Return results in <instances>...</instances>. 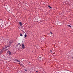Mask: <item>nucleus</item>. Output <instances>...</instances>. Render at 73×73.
Returning <instances> with one entry per match:
<instances>
[{
  "mask_svg": "<svg viewBox=\"0 0 73 73\" xmlns=\"http://www.w3.org/2000/svg\"><path fill=\"white\" fill-rule=\"evenodd\" d=\"M25 71H26V72H27V70H25Z\"/></svg>",
  "mask_w": 73,
  "mask_h": 73,
  "instance_id": "nucleus-18",
  "label": "nucleus"
},
{
  "mask_svg": "<svg viewBox=\"0 0 73 73\" xmlns=\"http://www.w3.org/2000/svg\"><path fill=\"white\" fill-rule=\"evenodd\" d=\"M50 52H51V53L52 52V50H50Z\"/></svg>",
  "mask_w": 73,
  "mask_h": 73,
  "instance_id": "nucleus-17",
  "label": "nucleus"
},
{
  "mask_svg": "<svg viewBox=\"0 0 73 73\" xmlns=\"http://www.w3.org/2000/svg\"><path fill=\"white\" fill-rule=\"evenodd\" d=\"M0 20H1V19H0Z\"/></svg>",
  "mask_w": 73,
  "mask_h": 73,
  "instance_id": "nucleus-22",
  "label": "nucleus"
},
{
  "mask_svg": "<svg viewBox=\"0 0 73 73\" xmlns=\"http://www.w3.org/2000/svg\"><path fill=\"white\" fill-rule=\"evenodd\" d=\"M25 37H27V35L25 34Z\"/></svg>",
  "mask_w": 73,
  "mask_h": 73,
  "instance_id": "nucleus-13",
  "label": "nucleus"
},
{
  "mask_svg": "<svg viewBox=\"0 0 73 73\" xmlns=\"http://www.w3.org/2000/svg\"><path fill=\"white\" fill-rule=\"evenodd\" d=\"M72 59H73V57H72Z\"/></svg>",
  "mask_w": 73,
  "mask_h": 73,
  "instance_id": "nucleus-21",
  "label": "nucleus"
},
{
  "mask_svg": "<svg viewBox=\"0 0 73 73\" xmlns=\"http://www.w3.org/2000/svg\"><path fill=\"white\" fill-rule=\"evenodd\" d=\"M67 57H68V58H69V57H70V54H68Z\"/></svg>",
  "mask_w": 73,
  "mask_h": 73,
  "instance_id": "nucleus-7",
  "label": "nucleus"
},
{
  "mask_svg": "<svg viewBox=\"0 0 73 73\" xmlns=\"http://www.w3.org/2000/svg\"><path fill=\"white\" fill-rule=\"evenodd\" d=\"M67 27H70V28H72V26L69 25H67Z\"/></svg>",
  "mask_w": 73,
  "mask_h": 73,
  "instance_id": "nucleus-9",
  "label": "nucleus"
},
{
  "mask_svg": "<svg viewBox=\"0 0 73 73\" xmlns=\"http://www.w3.org/2000/svg\"><path fill=\"white\" fill-rule=\"evenodd\" d=\"M7 53L8 54H9V56L11 55V54H12V53L11 52V51L9 50H8L7 51Z\"/></svg>",
  "mask_w": 73,
  "mask_h": 73,
  "instance_id": "nucleus-1",
  "label": "nucleus"
},
{
  "mask_svg": "<svg viewBox=\"0 0 73 73\" xmlns=\"http://www.w3.org/2000/svg\"><path fill=\"white\" fill-rule=\"evenodd\" d=\"M2 50H3V51H5L6 50H7L6 47L3 48Z\"/></svg>",
  "mask_w": 73,
  "mask_h": 73,
  "instance_id": "nucleus-4",
  "label": "nucleus"
},
{
  "mask_svg": "<svg viewBox=\"0 0 73 73\" xmlns=\"http://www.w3.org/2000/svg\"><path fill=\"white\" fill-rule=\"evenodd\" d=\"M48 7H49V8H50L51 9H52V8L50 7V6H48Z\"/></svg>",
  "mask_w": 73,
  "mask_h": 73,
  "instance_id": "nucleus-12",
  "label": "nucleus"
},
{
  "mask_svg": "<svg viewBox=\"0 0 73 73\" xmlns=\"http://www.w3.org/2000/svg\"><path fill=\"white\" fill-rule=\"evenodd\" d=\"M15 60L16 61H17V62H20V61L19 60H18L17 59H15Z\"/></svg>",
  "mask_w": 73,
  "mask_h": 73,
  "instance_id": "nucleus-6",
  "label": "nucleus"
},
{
  "mask_svg": "<svg viewBox=\"0 0 73 73\" xmlns=\"http://www.w3.org/2000/svg\"><path fill=\"white\" fill-rule=\"evenodd\" d=\"M20 36H23V34H21V33H20Z\"/></svg>",
  "mask_w": 73,
  "mask_h": 73,
  "instance_id": "nucleus-11",
  "label": "nucleus"
},
{
  "mask_svg": "<svg viewBox=\"0 0 73 73\" xmlns=\"http://www.w3.org/2000/svg\"><path fill=\"white\" fill-rule=\"evenodd\" d=\"M16 46H18V44H17V45Z\"/></svg>",
  "mask_w": 73,
  "mask_h": 73,
  "instance_id": "nucleus-19",
  "label": "nucleus"
},
{
  "mask_svg": "<svg viewBox=\"0 0 73 73\" xmlns=\"http://www.w3.org/2000/svg\"><path fill=\"white\" fill-rule=\"evenodd\" d=\"M50 33H51V34H52V32H50Z\"/></svg>",
  "mask_w": 73,
  "mask_h": 73,
  "instance_id": "nucleus-15",
  "label": "nucleus"
},
{
  "mask_svg": "<svg viewBox=\"0 0 73 73\" xmlns=\"http://www.w3.org/2000/svg\"><path fill=\"white\" fill-rule=\"evenodd\" d=\"M12 44V42H9V45H11V44Z\"/></svg>",
  "mask_w": 73,
  "mask_h": 73,
  "instance_id": "nucleus-10",
  "label": "nucleus"
},
{
  "mask_svg": "<svg viewBox=\"0 0 73 73\" xmlns=\"http://www.w3.org/2000/svg\"><path fill=\"white\" fill-rule=\"evenodd\" d=\"M22 47L23 49H24L25 48V46H24V45L23 44H22Z\"/></svg>",
  "mask_w": 73,
  "mask_h": 73,
  "instance_id": "nucleus-2",
  "label": "nucleus"
},
{
  "mask_svg": "<svg viewBox=\"0 0 73 73\" xmlns=\"http://www.w3.org/2000/svg\"><path fill=\"white\" fill-rule=\"evenodd\" d=\"M19 24H20V26H21V25H22V23H21V22H19Z\"/></svg>",
  "mask_w": 73,
  "mask_h": 73,
  "instance_id": "nucleus-8",
  "label": "nucleus"
},
{
  "mask_svg": "<svg viewBox=\"0 0 73 73\" xmlns=\"http://www.w3.org/2000/svg\"><path fill=\"white\" fill-rule=\"evenodd\" d=\"M6 50H8L9 49V46H7L6 47Z\"/></svg>",
  "mask_w": 73,
  "mask_h": 73,
  "instance_id": "nucleus-5",
  "label": "nucleus"
},
{
  "mask_svg": "<svg viewBox=\"0 0 73 73\" xmlns=\"http://www.w3.org/2000/svg\"><path fill=\"white\" fill-rule=\"evenodd\" d=\"M20 43H18V44H17V45H20Z\"/></svg>",
  "mask_w": 73,
  "mask_h": 73,
  "instance_id": "nucleus-16",
  "label": "nucleus"
},
{
  "mask_svg": "<svg viewBox=\"0 0 73 73\" xmlns=\"http://www.w3.org/2000/svg\"><path fill=\"white\" fill-rule=\"evenodd\" d=\"M36 73H38V71H36Z\"/></svg>",
  "mask_w": 73,
  "mask_h": 73,
  "instance_id": "nucleus-20",
  "label": "nucleus"
},
{
  "mask_svg": "<svg viewBox=\"0 0 73 73\" xmlns=\"http://www.w3.org/2000/svg\"><path fill=\"white\" fill-rule=\"evenodd\" d=\"M18 64H20V63H18Z\"/></svg>",
  "mask_w": 73,
  "mask_h": 73,
  "instance_id": "nucleus-23",
  "label": "nucleus"
},
{
  "mask_svg": "<svg viewBox=\"0 0 73 73\" xmlns=\"http://www.w3.org/2000/svg\"><path fill=\"white\" fill-rule=\"evenodd\" d=\"M52 36H53V34L52 35H51L50 36L51 37H52Z\"/></svg>",
  "mask_w": 73,
  "mask_h": 73,
  "instance_id": "nucleus-14",
  "label": "nucleus"
},
{
  "mask_svg": "<svg viewBox=\"0 0 73 73\" xmlns=\"http://www.w3.org/2000/svg\"><path fill=\"white\" fill-rule=\"evenodd\" d=\"M3 52H4V51L3 50H2V49L0 51V53L1 54V53H3Z\"/></svg>",
  "mask_w": 73,
  "mask_h": 73,
  "instance_id": "nucleus-3",
  "label": "nucleus"
}]
</instances>
